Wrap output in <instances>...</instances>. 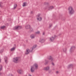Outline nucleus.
Listing matches in <instances>:
<instances>
[{"instance_id":"nucleus-1","label":"nucleus","mask_w":76,"mask_h":76,"mask_svg":"<svg viewBox=\"0 0 76 76\" xmlns=\"http://www.w3.org/2000/svg\"><path fill=\"white\" fill-rule=\"evenodd\" d=\"M36 47H37V45H34L32 48H31V50H30L29 48L26 49L25 53V54H28L30 52H31L33 51L34 49L35 48H36Z\"/></svg>"},{"instance_id":"nucleus-2","label":"nucleus","mask_w":76,"mask_h":76,"mask_svg":"<svg viewBox=\"0 0 76 76\" xmlns=\"http://www.w3.org/2000/svg\"><path fill=\"white\" fill-rule=\"evenodd\" d=\"M68 12L70 15H73L74 13V10L71 7H69L68 8Z\"/></svg>"},{"instance_id":"nucleus-3","label":"nucleus","mask_w":76,"mask_h":76,"mask_svg":"<svg viewBox=\"0 0 76 76\" xmlns=\"http://www.w3.org/2000/svg\"><path fill=\"white\" fill-rule=\"evenodd\" d=\"M19 58L18 57H16L13 58V61L15 63H17L19 61Z\"/></svg>"},{"instance_id":"nucleus-4","label":"nucleus","mask_w":76,"mask_h":76,"mask_svg":"<svg viewBox=\"0 0 76 76\" xmlns=\"http://www.w3.org/2000/svg\"><path fill=\"white\" fill-rule=\"evenodd\" d=\"M33 67L34 68V69L37 70L38 69V64L37 63H35L34 64L33 66Z\"/></svg>"},{"instance_id":"nucleus-5","label":"nucleus","mask_w":76,"mask_h":76,"mask_svg":"<svg viewBox=\"0 0 76 76\" xmlns=\"http://www.w3.org/2000/svg\"><path fill=\"white\" fill-rule=\"evenodd\" d=\"M48 60H50L51 61H54V58L51 56H48Z\"/></svg>"},{"instance_id":"nucleus-6","label":"nucleus","mask_w":76,"mask_h":76,"mask_svg":"<svg viewBox=\"0 0 76 76\" xmlns=\"http://www.w3.org/2000/svg\"><path fill=\"white\" fill-rule=\"evenodd\" d=\"M39 16H40V14H38L37 16V20H39V21H41L42 20V18L41 17H39Z\"/></svg>"},{"instance_id":"nucleus-7","label":"nucleus","mask_w":76,"mask_h":76,"mask_svg":"<svg viewBox=\"0 0 76 76\" xmlns=\"http://www.w3.org/2000/svg\"><path fill=\"white\" fill-rule=\"evenodd\" d=\"M17 72L19 74H22L23 73V71L22 70H18L17 71Z\"/></svg>"},{"instance_id":"nucleus-8","label":"nucleus","mask_w":76,"mask_h":76,"mask_svg":"<svg viewBox=\"0 0 76 76\" xmlns=\"http://www.w3.org/2000/svg\"><path fill=\"white\" fill-rule=\"evenodd\" d=\"M21 28H22V26H16L15 27V29H19Z\"/></svg>"},{"instance_id":"nucleus-9","label":"nucleus","mask_w":76,"mask_h":76,"mask_svg":"<svg viewBox=\"0 0 76 76\" xmlns=\"http://www.w3.org/2000/svg\"><path fill=\"white\" fill-rule=\"evenodd\" d=\"M34 69L35 68L33 66H31L30 69L31 72H34Z\"/></svg>"},{"instance_id":"nucleus-10","label":"nucleus","mask_w":76,"mask_h":76,"mask_svg":"<svg viewBox=\"0 0 76 76\" xmlns=\"http://www.w3.org/2000/svg\"><path fill=\"white\" fill-rule=\"evenodd\" d=\"M75 49V47L74 46H72L70 49V51L71 53H72V51L74 50Z\"/></svg>"},{"instance_id":"nucleus-11","label":"nucleus","mask_w":76,"mask_h":76,"mask_svg":"<svg viewBox=\"0 0 76 76\" xmlns=\"http://www.w3.org/2000/svg\"><path fill=\"white\" fill-rule=\"evenodd\" d=\"M49 69H50V67L49 66H47L43 68V70H48Z\"/></svg>"},{"instance_id":"nucleus-12","label":"nucleus","mask_w":76,"mask_h":76,"mask_svg":"<svg viewBox=\"0 0 76 76\" xmlns=\"http://www.w3.org/2000/svg\"><path fill=\"white\" fill-rule=\"evenodd\" d=\"M4 59L6 63H7V57L6 56H5Z\"/></svg>"},{"instance_id":"nucleus-13","label":"nucleus","mask_w":76,"mask_h":76,"mask_svg":"<svg viewBox=\"0 0 76 76\" xmlns=\"http://www.w3.org/2000/svg\"><path fill=\"white\" fill-rule=\"evenodd\" d=\"M39 42L42 43L44 42V39H40L39 40Z\"/></svg>"},{"instance_id":"nucleus-14","label":"nucleus","mask_w":76,"mask_h":76,"mask_svg":"<svg viewBox=\"0 0 76 76\" xmlns=\"http://www.w3.org/2000/svg\"><path fill=\"white\" fill-rule=\"evenodd\" d=\"M73 67V65L72 64H71L70 65H69L68 66V68L69 69V68H70V67Z\"/></svg>"},{"instance_id":"nucleus-15","label":"nucleus","mask_w":76,"mask_h":76,"mask_svg":"<svg viewBox=\"0 0 76 76\" xmlns=\"http://www.w3.org/2000/svg\"><path fill=\"white\" fill-rule=\"evenodd\" d=\"M30 37L31 39L34 38L35 37V35L34 34H31V35Z\"/></svg>"},{"instance_id":"nucleus-16","label":"nucleus","mask_w":76,"mask_h":76,"mask_svg":"<svg viewBox=\"0 0 76 76\" xmlns=\"http://www.w3.org/2000/svg\"><path fill=\"white\" fill-rule=\"evenodd\" d=\"M54 39H55V37H53L50 38V39L51 41H53L54 40Z\"/></svg>"},{"instance_id":"nucleus-17","label":"nucleus","mask_w":76,"mask_h":76,"mask_svg":"<svg viewBox=\"0 0 76 76\" xmlns=\"http://www.w3.org/2000/svg\"><path fill=\"white\" fill-rule=\"evenodd\" d=\"M25 28L26 29H29V28H30V26L29 25H27L26 26Z\"/></svg>"},{"instance_id":"nucleus-18","label":"nucleus","mask_w":76,"mask_h":76,"mask_svg":"<svg viewBox=\"0 0 76 76\" xmlns=\"http://www.w3.org/2000/svg\"><path fill=\"white\" fill-rule=\"evenodd\" d=\"M49 10H50V9H52L53 8V7L52 6H50L49 7Z\"/></svg>"},{"instance_id":"nucleus-19","label":"nucleus","mask_w":76,"mask_h":76,"mask_svg":"<svg viewBox=\"0 0 76 76\" xmlns=\"http://www.w3.org/2000/svg\"><path fill=\"white\" fill-rule=\"evenodd\" d=\"M15 49V48H13L11 49L10 50L11 51H14Z\"/></svg>"},{"instance_id":"nucleus-20","label":"nucleus","mask_w":76,"mask_h":76,"mask_svg":"<svg viewBox=\"0 0 76 76\" xmlns=\"http://www.w3.org/2000/svg\"><path fill=\"white\" fill-rule=\"evenodd\" d=\"M26 2H24L23 3V7H24V6H26Z\"/></svg>"},{"instance_id":"nucleus-21","label":"nucleus","mask_w":76,"mask_h":76,"mask_svg":"<svg viewBox=\"0 0 76 76\" xmlns=\"http://www.w3.org/2000/svg\"><path fill=\"white\" fill-rule=\"evenodd\" d=\"M17 6V5L16 4H15L14 5V9H16V7Z\"/></svg>"},{"instance_id":"nucleus-22","label":"nucleus","mask_w":76,"mask_h":76,"mask_svg":"<svg viewBox=\"0 0 76 76\" xmlns=\"http://www.w3.org/2000/svg\"><path fill=\"white\" fill-rule=\"evenodd\" d=\"M5 28V26H1V29H4Z\"/></svg>"},{"instance_id":"nucleus-23","label":"nucleus","mask_w":76,"mask_h":76,"mask_svg":"<svg viewBox=\"0 0 76 76\" xmlns=\"http://www.w3.org/2000/svg\"><path fill=\"white\" fill-rule=\"evenodd\" d=\"M29 31L30 32H32V31H33V29L32 28H30Z\"/></svg>"},{"instance_id":"nucleus-24","label":"nucleus","mask_w":76,"mask_h":76,"mask_svg":"<svg viewBox=\"0 0 76 76\" xmlns=\"http://www.w3.org/2000/svg\"><path fill=\"white\" fill-rule=\"evenodd\" d=\"M2 70V66L1 65H0V71Z\"/></svg>"},{"instance_id":"nucleus-25","label":"nucleus","mask_w":76,"mask_h":76,"mask_svg":"<svg viewBox=\"0 0 76 76\" xmlns=\"http://www.w3.org/2000/svg\"><path fill=\"white\" fill-rule=\"evenodd\" d=\"M36 33V34H39V33H40V32L39 31H37Z\"/></svg>"},{"instance_id":"nucleus-26","label":"nucleus","mask_w":76,"mask_h":76,"mask_svg":"<svg viewBox=\"0 0 76 76\" xmlns=\"http://www.w3.org/2000/svg\"><path fill=\"white\" fill-rule=\"evenodd\" d=\"M45 64H47L48 63V61L45 60Z\"/></svg>"},{"instance_id":"nucleus-27","label":"nucleus","mask_w":76,"mask_h":76,"mask_svg":"<svg viewBox=\"0 0 76 76\" xmlns=\"http://www.w3.org/2000/svg\"><path fill=\"white\" fill-rule=\"evenodd\" d=\"M3 52V49H2L0 50V53H2V52Z\"/></svg>"},{"instance_id":"nucleus-28","label":"nucleus","mask_w":76,"mask_h":76,"mask_svg":"<svg viewBox=\"0 0 76 76\" xmlns=\"http://www.w3.org/2000/svg\"><path fill=\"white\" fill-rule=\"evenodd\" d=\"M63 50L64 52L66 53V48H64L63 49Z\"/></svg>"},{"instance_id":"nucleus-29","label":"nucleus","mask_w":76,"mask_h":76,"mask_svg":"<svg viewBox=\"0 0 76 76\" xmlns=\"http://www.w3.org/2000/svg\"><path fill=\"white\" fill-rule=\"evenodd\" d=\"M2 4H3V3H2V2H0V7H1Z\"/></svg>"},{"instance_id":"nucleus-30","label":"nucleus","mask_w":76,"mask_h":76,"mask_svg":"<svg viewBox=\"0 0 76 76\" xmlns=\"http://www.w3.org/2000/svg\"><path fill=\"white\" fill-rule=\"evenodd\" d=\"M52 26V24H50L49 25V27L50 28Z\"/></svg>"},{"instance_id":"nucleus-31","label":"nucleus","mask_w":76,"mask_h":76,"mask_svg":"<svg viewBox=\"0 0 76 76\" xmlns=\"http://www.w3.org/2000/svg\"><path fill=\"white\" fill-rule=\"evenodd\" d=\"M59 73V72H58V71H56V74H58Z\"/></svg>"},{"instance_id":"nucleus-32","label":"nucleus","mask_w":76,"mask_h":76,"mask_svg":"<svg viewBox=\"0 0 76 76\" xmlns=\"http://www.w3.org/2000/svg\"><path fill=\"white\" fill-rule=\"evenodd\" d=\"M9 76H13V75H12V74H9Z\"/></svg>"},{"instance_id":"nucleus-33","label":"nucleus","mask_w":76,"mask_h":76,"mask_svg":"<svg viewBox=\"0 0 76 76\" xmlns=\"http://www.w3.org/2000/svg\"><path fill=\"white\" fill-rule=\"evenodd\" d=\"M52 65H53V66H54V64H53V62H52Z\"/></svg>"},{"instance_id":"nucleus-34","label":"nucleus","mask_w":76,"mask_h":76,"mask_svg":"<svg viewBox=\"0 0 76 76\" xmlns=\"http://www.w3.org/2000/svg\"><path fill=\"white\" fill-rule=\"evenodd\" d=\"M45 34V33L43 32L42 33L43 35H44Z\"/></svg>"},{"instance_id":"nucleus-35","label":"nucleus","mask_w":76,"mask_h":76,"mask_svg":"<svg viewBox=\"0 0 76 76\" xmlns=\"http://www.w3.org/2000/svg\"><path fill=\"white\" fill-rule=\"evenodd\" d=\"M28 76H32L30 74H29Z\"/></svg>"},{"instance_id":"nucleus-36","label":"nucleus","mask_w":76,"mask_h":76,"mask_svg":"<svg viewBox=\"0 0 76 76\" xmlns=\"http://www.w3.org/2000/svg\"><path fill=\"white\" fill-rule=\"evenodd\" d=\"M33 13V12H32V11H31V13Z\"/></svg>"},{"instance_id":"nucleus-37","label":"nucleus","mask_w":76,"mask_h":76,"mask_svg":"<svg viewBox=\"0 0 76 76\" xmlns=\"http://www.w3.org/2000/svg\"><path fill=\"white\" fill-rule=\"evenodd\" d=\"M48 4V3H46V4Z\"/></svg>"},{"instance_id":"nucleus-38","label":"nucleus","mask_w":76,"mask_h":76,"mask_svg":"<svg viewBox=\"0 0 76 76\" xmlns=\"http://www.w3.org/2000/svg\"><path fill=\"white\" fill-rule=\"evenodd\" d=\"M24 76H28V75H24Z\"/></svg>"},{"instance_id":"nucleus-39","label":"nucleus","mask_w":76,"mask_h":76,"mask_svg":"<svg viewBox=\"0 0 76 76\" xmlns=\"http://www.w3.org/2000/svg\"><path fill=\"white\" fill-rule=\"evenodd\" d=\"M1 60H0V62H1Z\"/></svg>"},{"instance_id":"nucleus-40","label":"nucleus","mask_w":76,"mask_h":76,"mask_svg":"<svg viewBox=\"0 0 76 76\" xmlns=\"http://www.w3.org/2000/svg\"><path fill=\"white\" fill-rule=\"evenodd\" d=\"M43 62H44V61H43Z\"/></svg>"}]
</instances>
